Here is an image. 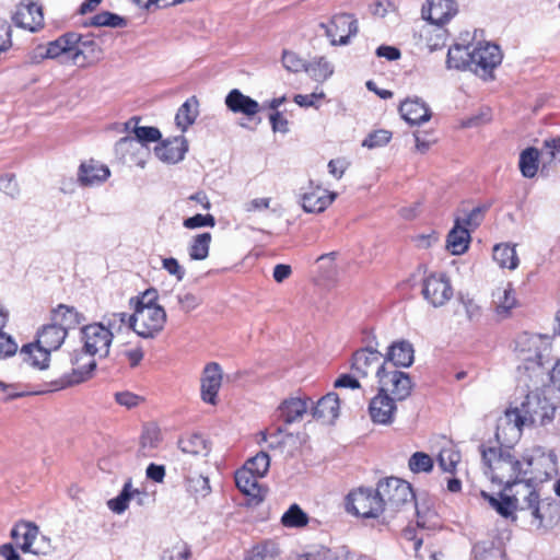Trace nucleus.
Listing matches in <instances>:
<instances>
[{"mask_svg":"<svg viewBox=\"0 0 560 560\" xmlns=\"http://www.w3.org/2000/svg\"><path fill=\"white\" fill-rule=\"evenodd\" d=\"M525 399L515 406H510L504 415L499 418L495 438L501 445L510 446L516 443L524 427L546 425L555 415L553 405L542 392L535 385Z\"/></svg>","mask_w":560,"mask_h":560,"instance_id":"f257e3e1","label":"nucleus"},{"mask_svg":"<svg viewBox=\"0 0 560 560\" xmlns=\"http://www.w3.org/2000/svg\"><path fill=\"white\" fill-rule=\"evenodd\" d=\"M516 349L524 362L527 377L535 385H545L548 378L560 390V360L552 366V341L547 335L523 334L517 338Z\"/></svg>","mask_w":560,"mask_h":560,"instance_id":"f03ea898","label":"nucleus"},{"mask_svg":"<svg viewBox=\"0 0 560 560\" xmlns=\"http://www.w3.org/2000/svg\"><path fill=\"white\" fill-rule=\"evenodd\" d=\"M156 298L158 293L153 289L143 292L128 319L131 329L142 338H154L164 328L166 312L155 303Z\"/></svg>","mask_w":560,"mask_h":560,"instance_id":"7ed1b4c3","label":"nucleus"},{"mask_svg":"<svg viewBox=\"0 0 560 560\" xmlns=\"http://www.w3.org/2000/svg\"><path fill=\"white\" fill-rule=\"evenodd\" d=\"M481 456L487 467L486 475L491 481L503 485L505 491H512V482L523 477V463L510 450L502 447L481 446Z\"/></svg>","mask_w":560,"mask_h":560,"instance_id":"20e7f679","label":"nucleus"},{"mask_svg":"<svg viewBox=\"0 0 560 560\" xmlns=\"http://www.w3.org/2000/svg\"><path fill=\"white\" fill-rule=\"evenodd\" d=\"M384 512L394 514L404 508L415 506V494L411 486L399 478L389 477L377 483Z\"/></svg>","mask_w":560,"mask_h":560,"instance_id":"39448f33","label":"nucleus"},{"mask_svg":"<svg viewBox=\"0 0 560 560\" xmlns=\"http://www.w3.org/2000/svg\"><path fill=\"white\" fill-rule=\"evenodd\" d=\"M523 477L529 475V480L544 482L558 472L557 456L540 446L527 450L523 457Z\"/></svg>","mask_w":560,"mask_h":560,"instance_id":"423d86ee","label":"nucleus"},{"mask_svg":"<svg viewBox=\"0 0 560 560\" xmlns=\"http://www.w3.org/2000/svg\"><path fill=\"white\" fill-rule=\"evenodd\" d=\"M526 498L523 500L525 511L533 517V524L536 526H552L560 516L559 504L549 501H539L538 494L530 487H524Z\"/></svg>","mask_w":560,"mask_h":560,"instance_id":"0eeeda50","label":"nucleus"},{"mask_svg":"<svg viewBox=\"0 0 560 560\" xmlns=\"http://www.w3.org/2000/svg\"><path fill=\"white\" fill-rule=\"evenodd\" d=\"M412 382L408 373L388 364L377 380V388L381 393L389 395L397 401L407 399L412 390Z\"/></svg>","mask_w":560,"mask_h":560,"instance_id":"6e6552de","label":"nucleus"},{"mask_svg":"<svg viewBox=\"0 0 560 560\" xmlns=\"http://www.w3.org/2000/svg\"><path fill=\"white\" fill-rule=\"evenodd\" d=\"M347 510L362 517H377L384 512L378 488L375 491L370 488H359L350 492L347 498Z\"/></svg>","mask_w":560,"mask_h":560,"instance_id":"1a4fd4ad","label":"nucleus"},{"mask_svg":"<svg viewBox=\"0 0 560 560\" xmlns=\"http://www.w3.org/2000/svg\"><path fill=\"white\" fill-rule=\"evenodd\" d=\"M501 61V50L494 44L479 43L471 49V71L480 78H491L493 70Z\"/></svg>","mask_w":560,"mask_h":560,"instance_id":"9d476101","label":"nucleus"},{"mask_svg":"<svg viewBox=\"0 0 560 560\" xmlns=\"http://www.w3.org/2000/svg\"><path fill=\"white\" fill-rule=\"evenodd\" d=\"M388 364L380 351L364 348L353 354L351 368L362 377L374 375L378 380Z\"/></svg>","mask_w":560,"mask_h":560,"instance_id":"9b49d317","label":"nucleus"},{"mask_svg":"<svg viewBox=\"0 0 560 560\" xmlns=\"http://www.w3.org/2000/svg\"><path fill=\"white\" fill-rule=\"evenodd\" d=\"M422 295L434 307L445 305L453 296L450 279L444 273H431L423 280Z\"/></svg>","mask_w":560,"mask_h":560,"instance_id":"f8f14e48","label":"nucleus"},{"mask_svg":"<svg viewBox=\"0 0 560 560\" xmlns=\"http://www.w3.org/2000/svg\"><path fill=\"white\" fill-rule=\"evenodd\" d=\"M83 348L88 352L97 355L98 358H106L109 353L112 345V335L105 329L104 324H90L82 328Z\"/></svg>","mask_w":560,"mask_h":560,"instance_id":"ddd939ff","label":"nucleus"},{"mask_svg":"<svg viewBox=\"0 0 560 560\" xmlns=\"http://www.w3.org/2000/svg\"><path fill=\"white\" fill-rule=\"evenodd\" d=\"M332 45H346L358 32L357 20L350 14L335 15L328 24H322Z\"/></svg>","mask_w":560,"mask_h":560,"instance_id":"4468645a","label":"nucleus"},{"mask_svg":"<svg viewBox=\"0 0 560 560\" xmlns=\"http://www.w3.org/2000/svg\"><path fill=\"white\" fill-rule=\"evenodd\" d=\"M396 402V399L378 390L369 404V415L372 422L375 424L390 425L397 412Z\"/></svg>","mask_w":560,"mask_h":560,"instance_id":"2eb2a0df","label":"nucleus"},{"mask_svg":"<svg viewBox=\"0 0 560 560\" xmlns=\"http://www.w3.org/2000/svg\"><path fill=\"white\" fill-rule=\"evenodd\" d=\"M115 153L124 162L135 163L140 167H144L149 149L139 143L132 136H126L115 143Z\"/></svg>","mask_w":560,"mask_h":560,"instance_id":"dca6fc26","label":"nucleus"},{"mask_svg":"<svg viewBox=\"0 0 560 560\" xmlns=\"http://www.w3.org/2000/svg\"><path fill=\"white\" fill-rule=\"evenodd\" d=\"M95 354H92L82 348L74 350L71 354L72 373L69 375V384H79L91 377L96 368Z\"/></svg>","mask_w":560,"mask_h":560,"instance_id":"f3484780","label":"nucleus"},{"mask_svg":"<svg viewBox=\"0 0 560 560\" xmlns=\"http://www.w3.org/2000/svg\"><path fill=\"white\" fill-rule=\"evenodd\" d=\"M38 534V527L30 522H21L16 524L11 530L12 538L15 540L23 552L46 555L48 552L47 550L39 547H34Z\"/></svg>","mask_w":560,"mask_h":560,"instance_id":"a211bd4d","label":"nucleus"},{"mask_svg":"<svg viewBox=\"0 0 560 560\" xmlns=\"http://www.w3.org/2000/svg\"><path fill=\"white\" fill-rule=\"evenodd\" d=\"M224 104L233 114H241L249 120L253 119L261 108L257 101L245 95L238 89H233L228 93Z\"/></svg>","mask_w":560,"mask_h":560,"instance_id":"6ab92c4d","label":"nucleus"},{"mask_svg":"<svg viewBox=\"0 0 560 560\" xmlns=\"http://www.w3.org/2000/svg\"><path fill=\"white\" fill-rule=\"evenodd\" d=\"M456 12L457 5L454 0H429L422 7V18L435 26L446 23Z\"/></svg>","mask_w":560,"mask_h":560,"instance_id":"aec40b11","label":"nucleus"},{"mask_svg":"<svg viewBox=\"0 0 560 560\" xmlns=\"http://www.w3.org/2000/svg\"><path fill=\"white\" fill-rule=\"evenodd\" d=\"M101 55L102 50L94 39L77 34V42L72 45L73 65L85 67L86 65L98 60Z\"/></svg>","mask_w":560,"mask_h":560,"instance_id":"412c9836","label":"nucleus"},{"mask_svg":"<svg viewBox=\"0 0 560 560\" xmlns=\"http://www.w3.org/2000/svg\"><path fill=\"white\" fill-rule=\"evenodd\" d=\"M188 150L187 140L184 136L174 137L161 142L155 147L154 152L160 161L167 164L180 162Z\"/></svg>","mask_w":560,"mask_h":560,"instance_id":"4be33fe9","label":"nucleus"},{"mask_svg":"<svg viewBox=\"0 0 560 560\" xmlns=\"http://www.w3.org/2000/svg\"><path fill=\"white\" fill-rule=\"evenodd\" d=\"M13 21L19 27L36 32L44 23L42 8L36 3H22L18 7Z\"/></svg>","mask_w":560,"mask_h":560,"instance_id":"5701e85b","label":"nucleus"},{"mask_svg":"<svg viewBox=\"0 0 560 560\" xmlns=\"http://www.w3.org/2000/svg\"><path fill=\"white\" fill-rule=\"evenodd\" d=\"M222 383V371L218 363L206 365L201 378V396L206 402L215 404L217 394Z\"/></svg>","mask_w":560,"mask_h":560,"instance_id":"b1692460","label":"nucleus"},{"mask_svg":"<svg viewBox=\"0 0 560 560\" xmlns=\"http://www.w3.org/2000/svg\"><path fill=\"white\" fill-rule=\"evenodd\" d=\"M384 357L395 369L409 368L415 360V349L408 340H397L388 347Z\"/></svg>","mask_w":560,"mask_h":560,"instance_id":"393cba45","label":"nucleus"},{"mask_svg":"<svg viewBox=\"0 0 560 560\" xmlns=\"http://www.w3.org/2000/svg\"><path fill=\"white\" fill-rule=\"evenodd\" d=\"M336 196L337 195L335 192H328L319 186L315 188L311 187L310 191L302 195V208L308 213L323 212L329 205H331Z\"/></svg>","mask_w":560,"mask_h":560,"instance_id":"a878e982","label":"nucleus"},{"mask_svg":"<svg viewBox=\"0 0 560 560\" xmlns=\"http://www.w3.org/2000/svg\"><path fill=\"white\" fill-rule=\"evenodd\" d=\"M110 175L109 168L94 160L80 165L78 178L83 186H94L104 183Z\"/></svg>","mask_w":560,"mask_h":560,"instance_id":"bb28decb","label":"nucleus"},{"mask_svg":"<svg viewBox=\"0 0 560 560\" xmlns=\"http://www.w3.org/2000/svg\"><path fill=\"white\" fill-rule=\"evenodd\" d=\"M67 337V332L65 327H61L56 322L45 325L37 332L36 343L42 347V349H47L48 351L58 350L62 343L65 342Z\"/></svg>","mask_w":560,"mask_h":560,"instance_id":"cd10ccee","label":"nucleus"},{"mask_svg":"<svg viewBox=\"0 0 560 560\" xmlns=\"http://www.w3.org/2000/svg\"><path fill=\"white\" fill-rule=\"evenodd\" d=\"M308 409V399L292 397L284 400L278 408L279 418L287 424L301 421Z\"/></svg>","mask_w":560,"mask_h":560,"instance_id":"c85d7f7f","label":"nucleus"},{"mask_svg":"<svg viewBox=\"0 0 560 560\" xmlns=\"http://www.w3.org/2000/svg\"><path fill=\"white\" fill-rule=\"evenodd\" d=\"M399 110L402 118L409 124H422L431 117L429 107L418 97L406 100L401 103Z\"/></svg>","mask_w":560,"mask_h":560,"instance_id":"c756f323","label":"nucleus"},{"mask_svg":"<svg viewBox=\"0 0 560 560\" xmlns=\"http://www.w3.org/2000/svg\"><path fill=\"white\" fill-rule=\"evenodd\" d=\"M493 508L503 517H509L515 510L525 511V505L517 494L501 493L500 498H494L486 492L481 493Z\"/></svg>","mask_w":560,"mask_h":560,"instance_id":"7c9ffc66","label":"nucleus"},{"mask_svg":"<svg viewBox=\"0 0 560 560\" xmlns=\"http://www.w3.org/2000/svg\"><path fill=\"white\" fill-rule=\"evenodd\" d=\"M339 396L336 393H328L317 401L313 415L325 423H332L339 417Z\"/></svg>","mask_w":560,"mask_h":560,"instance_id":"2f4dec72","label":"nucleus"},{"mask_svg":"<svg viewBox=\"0 0 560 560\" xmlns=\"http://www.w3.org/2000/svg\"><path fill=\"white\" fill-rule=\"evenodd\" d=\"M469 242V231L462 225L460 217H457L454 228L447 235L446 247L453 255H462L468 249Z\"/></svg>","mask_w":560,"mask_h":560,"instance_id":"473e14b6","label":"nucleus"},{"mask_svg":"<svg viewBox=\"0 0 560 560\" xmlns=\"http://www.w3.org/2000/svg\"><path fill=\"white\" fill-rule=\"evenodd\" d=\"M77 42L75 33H68L54 42H50L46 48V58L61 57L63 62H72V45Z\"/></svg>","mask_w":560,"mask_h":560,"instance_id":"72a5a7b5","label":"nucleus"},{"mask_svg":"<svg viewBox=\"0 0 560 560\" xmlns=\"http://www.w3.org/2000/svg\"><path fill=\"white\" fill-rule=\"evenodd\" d=\"M446 67L455 70L471 71V46L454 44L450 47L446 58Z\"/></svg>","mask_w":560,"mask_h":560,"instance_id":"f704fd0d","label":"nucleus"},{"mask_svg":"<svg viewBox=\"0 0 560 560\" xmlns=\"http://www.w3.org/2000/svg\"><path fill=\"white\" fill-rule=\"evenodd\" d=\"M492 296L499 316L506 317L516 306V298L511 283L497 288Z\"/></svg>","mask_w":560,"mask_h":560,"instance_id":"c9c22d12","label":"nucleus"},{"mask_svg":"<svg viewBox=\"0 0 560 560\" xmlns=\"http://www.w3.org/2000/svg\"><path fill=\"white\" fill-rule=\"evenodd\" d=\"M52 320L61 327H65V330L68 334V329H72L85 322V316L74 307L61 304L54 311Z\"/></svg>","mask_w":560,"mask_h":560,"instance_id":"e433bc0d","label":"nucleus"},{"mask_svg":"<svg viewBox=\"0 0 560 560\" xmlns=\"http://www.w3.org/2000/svg\"><path fill=\"white\" fill-rule=\"evenodd\" d=\"M199 115V102L196 96L188 98L177 110L175 121L184 132L191 126Z\"/></svg>","mask_w":560,"mask_h":560,"instance_id":"4c0bfd02","label":"nucleus"},{"mask_svg":"<svg viewBox=\"0 0 560 560\" xmlns=\"http://www.w3.org/2000/svg\"><path fill=\"white\" fill-rule=\"evenodd\" d=\"M212 235L209 232L196 234L191 237L187 252L191 260H205L209 256Z\"/></svg>","mask_w":560,"mask_h":560,"instance_id":"58836bf2","label":"nucleus"},{"mask_svg":"<svg viewBox=\"0 0 560 560\" xmlns=\"http://www.w3.org/2000/svg\"><path fill=\"white\" fill-rule=\"evenodd\" d=\"M20 354L25 362L35 368L43 370L48 366L50 351L42 349L36 342L23 346Z\"/></svg>","mask_w":560,"mask_h":560,"instance_id":"ea45409f","label":"nucleus"},{"mask_svg":"<svg viewBox=\"0 0 560 560\" xmlns=\"http://www.w3.org/2000/svg\"><path fill=\"white\" fill-rule=\"evenodd\" d=\"M493 259L501 268L513 270L518 266L515 247L508 244H499L493 247Z\"/></svg>","mask_w":560,"mask_h":560,"instance_id":"a19ab883","label":"nucleus"},{"mask_svg":"<svg viewBox=\"0 0 560 560\" xmlns=\"http://www.w3.org/2000/svg\"><path fill=\"white\" fill-rule=\"evenodd\" d=\"M138 493L139 491L132 488L129 480L124 485L121 492L116 498L108 500L107 506L114 513L121 514L128 509L131 498Z\"/></svg>","mask_w":560,"mask_h":560,"instance_id":"79ce46f5","label":"nucleus"},{"mask_svg":"<svg viewBox=\"0 0 560 560\" xmlns=\"http://www.w3.org/2000/svg\"><path fill=\"white\" fill-rule=\"evenodd\" d=\"M258 476L247 470L245 467L235 472V482L237 488L247 495L255 497L258 491Z\"/></svg>","mask_w":560,"mask_h":560,"instance_id":"37998d69","label":"nucleus"},{"mask_svg":"<svg viewBox=\"0 0 560 560\" xmlns=\"http://www.w3.org/2000/svg\"><path fill=\"white\" fill-rule=\"evenodd\" d=\"M129 315L127 313H112L103 317L101 324L105 325V329L110 332L112 339L115 335L122 332L125 329H130Z\"/></svg>","mask_w":560,"mask_h":560,"instance_id":"c03bdc74","label":"nucleus"},{"mask_svg":"<svg viewBox=\"0 0 560 560\" xmlns=\"http://www.w3.org/2000/svg\"><path fill=\"white\" fill-rule=\"evenodd\" d=\"M539 152L535 148H528L522 152L520 156V170L523 176L532 178L536 175L538 170Z\"/></svg>","mask_w":560,"mask_h":560,"instance_id":"a18cd8bd","label":"nucleus"},{"mask_svg":"<svg viewBox=\"0 0 560 560\" xmlns=\"http://www.w3.org/2000/svg\"><path fill=\"white\" fill-rule=\"evenodd\" d=\"M179 447L183 453L189 455L206 456L209 451L206 440L199 434H192L179 440Z\"/></svg>","mask_w":560,"mask_h":560,"instance_id":"49530a36","label":"nucleus"},{"mask_svg":"<svg viewBox=\"0 0 560 560\" xmlns=\"http://www.w3.org/2000/svg\"><path fill=\"white\" fill-rule=\"evenodd\" d=\"M460 462V453L453 446L443 447L438 455V464L444 472H454Z\"/></svg>","mask_w":560,"mask_h":560,"instance_id":"de8ad7c7","label":"nucleus"},{"mask_svg":"<svg viewBox=\"0 0 560 560\" xmlns=\"http://www.w3.org/2000/svg\"><path fill=\"white\" fill-rule=\"evenodd\" d=\"M305 71L315 81L323 82L332 74L334 69L325 58H318L306 63Z\"/></svg>","mask_w":560,"mask_h":560,"instance_id":"09e8293b","label":"nucleus"},{"mask_svg":"<svg viewBox=\"0 0 560 560\" xmlns=\"http://www.w3.org/2000/svg\"><path fill=\"white\" fill-rule=\"evenodd\" d=\"M281 523L285 527H303L308 523V516L298 504H292L282 515Z\"/></svg>","mask_w":560,"mask_h":560,"instance_id":"8fccbe9b","label":"nucleus"},{"mask_svg":"<svg viewBox=\"0 0 560 560\" xmlns=\"http://www.w3.org/2000/svg\"><path fill=\"white\" fill-rule=\"evenodd\" d=\"M187 490L197 499L205 498L211 491L209 479L202 475L188 476Z\"/></svg>","mask_w":560,"mask_h":560,"instance_id":"3c124183","label":"nucleus"},{"mask_svg":"<svg viewBox=\"0 0 560 560\" xmlns=\"http://www.w3.org/2000/svg\"><path fill=\"white\" fill-rule=\"evenodd\" d=\"M270 466V458L266 452H259L254 457L249 458L244 467L259 478L264 477Z\"/></svg>","mask_w":560,"mask_h":560,"instance_id":"603ef678","label":"nucleus"},{"mask_svg":"<svg viewBox=\"0 0 560 560\" xmlns=\"http://www.w3.org/2000/svg\"><path fill=\"white\" fill-rule=\"evenodd\" d=\"M190 556V547L186 542L178 540L173 546L163 550L160 560H188Z\"/></svg>","mask_w":560,"mask_h":560,"instance_id":"864d4df0","label":"nucleus"},{"mask_svg":"<svg viewBox=\"0 0 560 560\" xmlns=\"http://www.w3.org/2000/svg\"><path fill=\"white\" fill-rule=\"evenodd\" d=\"M409 469L415 472H430L433 469V459L423 452L413 453L408 462Z\"/></svg>","mask_w":560,"mask_h":560,"instance_id":"5fc2aeb1","label":"nucleus"},{"mask_svg":"<svg viewBox=\"0 0 560 560\" xmlns=\"http://www.w3.org/2000/svg\"><path fill=\"white\" fill-rule=\"evenodd\" d=\"M91 24L94 26L121 27L126 24V22L124 18L105 11L94 15Z\"/></svg>","mask_w":560,"mask_h":560,"instance_id":"6e6d98bb","label":"nucleus"},{"mask_svg":"<svg viewBox=\"0 0 560 560\" xmlns=\"http://www.w3.org/2000/svg\"><path fill=\"white\" fill-rule=\"evenodd\" d=\"M425 40L430 51L438 50L445 45L446 31L439 26H435L432 30H428L425 34Z\"/></svg>","mask_w":560,"mask_h":560,"instance_id":"4d7b16f0","label":"nucleus"},{"mask_svg":"<svg viewBox=\"0 0 560 560\" xmlns=\"http://www.w3.org/2000/svg\"><path fill=\"white\" fill-rule=\"evenodd\" d=\"M161 132L155 127H141L139 126L135 130V136H132L139 143L148 147V143L155 142L161 139Z\"/></svg>","mask_w":560,"mask_h":560,"instance_id":"13d9d810","label":"nucleus"},{"mask_svg":"<svg viewBox=\"0 0 560 560\" xmlns=\"http://www.w3.org/2000/svg\"><path fill=\"white\" fill-rule=\"evenodd\" d=\"M160 431L156 427H147L141 436V450L147 455V451H151L159 445Z\"/></svg>","mask_w":560,"mask_h":560,"instance_id":"bf43d9fd","label":"nucleus"},{"mask_svg":"<svg viewBox=\"0 0 560 560\" xmlns=\"http://www.w3.org/2000/svg\"><path fill=\"white\" fill-rule=\"evenodd\" d=\"M306 61L300 58L295 52L290 50H283L282 52V65L290 72H300L305 70Z\"/></svg>","mask_w":560,"mask_h":560,"instance_id":"052dcab7","label":"nucleus"},{"mask_svg":"<svg viewBox=\"0 0 560 560\" xmlns=\"http://www.w3.org/2000/svg\"><path fill=\"white\" fill-rule=\"evenodd\" d=\"M392 133L387 130H376L370 133L362 142V145L369 149L383 147L389 142Z\"/></svg>","mask_w":560,"mask_h":560,"instance_id":"680f3d73","label":"nucleus"},{"mask_svg":"<svg viewBox=\"0 0 560 560\" xmlns=\"http://www.w3.org/2000/svg\"><path fill=\"white\" fill-rule=\"evenodd\" d=\"M486 211V206L476 207L469 212L463 209L462 212H464L465 218H460L462 225H464L465 228H477L481 223Z\"/></svg>","mask_w":560,"mask_h":560,"instance_id":"e2e57ef3","label":"nucleus"},{"mask_svg":"<svg viewBox=\"0 0 560 560\" xmlns=\"http://www.w3.org/2000/svg\"><path fill=\"white\" fill-rule=\"evenodd\" d=\"M162 268L177 281H183L185 278V269L179 261L174 257L162 259Z\"/></svg>","mask_w":560,"mask_h":560,"instance_id":"0e129e2a","label":"nucleus"},{"mask_svg":"<svg viewBox=\"0 0 560 560\" xmlns=\"http://www.w3.org/2000/svg\"><path fill=\"white\" fill-rule=\"evenodd\" d=\"M183 225L186 229H197L201 226L213 228L215 225V219L212 214H196L194 217L184 220Z\"/></svg>","mask_w":560,"mask_h":560,"instance_id":"69168bd1","label":"nucleus"},{"mask_svg":"<svg viewBox=\"0 0 560 560\" xmlns=\"http://www.w3.org/2000/svg\"><path fill=\"white\" fill-rule=\"evenodd\" d=\"M541 156L548 162L556 160L560 161V137L545 141V147L541 150Z\"/></svg>","mask_w":560,"mask_h":560,"instance_id":"338daca9","label":"nucleus"},{"mask_svg":"<svg viewBox=\"0 0 560 560\" xmlns=\"http://www.w3.org/2000/svg\"><path fill=\"white\" fill-rule=\"evenodd\" d=\"M176 299L180 310L185 313L196 310L201 303V300L191 292L179 293Z\"/></svg>","mask_w":560,"mask_h":560,"instance_id":"774afa93","label":"nucleus"}]
</instances>
